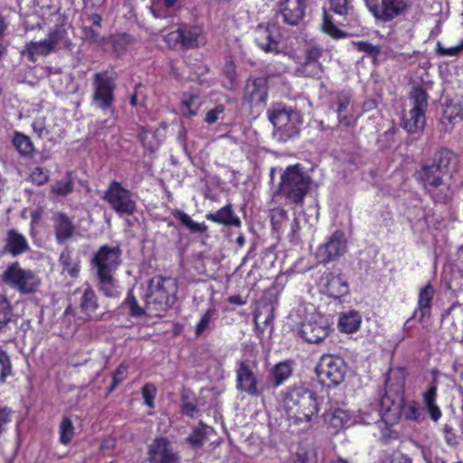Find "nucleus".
<instances>
[{"mask_svg":"<svg viewBox=\"0 0 463 463\" xmlns=\"http://www.w3.org/2000/svg\"><path fill=\"white\" fill-rule=\"evenodd\" d=\"M268 79L265 77L250 76L244 88V99L251 106L266 103L268 99Z\"/></svg>","mask_w":463,"mask_h":463,"instance_id":"f3484780","label":"nucleus"},{"mask_svg":"<svg viewBox=\"0 0 463 463\" xmlns=\"http://www.w3.org/2000/svg\"><path fill=\"white\" fill-rule=\"evenodd\" d=\"M215 313L216 309L214 307H210L204 312L195 326L194 334L196 336L202 335L203 332L209 327L211 319Z\"/></svg>","mask_w":463,"mask_h":463,"instance_id":"5fc2aeb1","label":"nucleus"},{"mask_svg":"<svg viewBox=\"0 0 463 463\" xmlns=\"http://www.w3.org/2000/svg\"><path fill=\"white\" fill-rule=\"evenodd\" d=\"M274 320V307L269 302H260L253 314V321L256 328L263 333L264 327L260 326L263 324L264 326H272Z\"/></svg>","mask_w":463,"mask_h":463,"instance_id":"a878e982","label":"nucleus"},{"mask_svg":"<svg viewBox=\"0 0 463 463\" xmlns=\"http://www.w3.org/2000/svg\"><path fill=\"white\" fill-rule=\"evenodd\" d=\"M296 114L292 110L286 108H275L269 112V121L279 130L288 131L291 128L288 126L292 120V117Z\"/></svg>","mask_w":463,"mask_h":463,"instance_id":"cd10ccee","label":"nucleus"},{"mask_svg":"<svg viewBox=\"0 0 463 463\" xmlns=\"http://www.w3.org/2000/svg\"><path fill=\"white\" fill-rule=\"evenodd\" d=\"M177 291V282L172 277L154 276L148 282L146 307L155 312L154 316H160L159 312H165L174 306Z\"/></svg>","mask_w":463,"mask_h":463,"instance_id":"7ed1b4c3","label":"nucleus"},{"mask_svg":"<svg viewBox=\"0 0 463 463\" xmlns=\"http://www.w3.org/2000/svg\"><path fill=\"white\" fill-rule=\"evenodd\" d=\"M128 365L121 363L112 373V381L109 387V393H111L115 389L126 379V373Z\"/></svg>","mask_w":463,"mask_h":463,"instance_id":"864d4df0","label":"nucleus"},{"mask_svg":"<svg viewBox=\"0 0 463 463\" xmlns=\"http://www.w3.org/2000/svg\"><path fill=\"white\" fill-rule=\"evenodd\" d=\"M0 282L21 294H33L37 291L41 280L31 269H23L18 261L9 264L0 275Z\"/></svg>","mask_w":463,"mask_h":463,"instance_id":"39448f33","label":"nucleus"},{"mask_svg":"<svg viewBox=\"0 0 463 463\" xmlns=\"http://www.w3.org/2000/svg\"><path fill=\"white\" fill-rule=\"evenodd\" d=\"M157 393L156 386L152 383H146L141 388V395L144 403L150 409L155 408V399Z\"/></svg>","mask_w":463,"mask_h":463,"instance_id":"3c124183","label":"nucleus"},{"mask_svg":"<svg viewBox=\"0 0 463 463\" xmlns=\"http://www.w3.org/2000/svg\"><path fill=\"white\" fill-rule=\"evenodd\" d=\"M361 323L362 319L359 313L355 310H351L340 316L338 329L342 333L353 334L360 328Z\"/></svg>","mask_w":463,"mask_h":463,"instance_id":"c85d7f7f","label":"nucleus"},{"mask_svg":"<svg viewBox=\"0 0 463 463\" xmlns=\"http://www.w3.org/2000/svg\"><path fill=\"white\" fill-rule=\"evenodd\" d=\"M453 160L454 153L443 147L432 158L420 162L415 172L416 180L435 203H448L452 198L451 185L444 183V176L449 174Z\"/></svg>","mask_w":463,"mask_h":463,"instance_id":"f257e3e1","label":"nucleus"},{"mask_svg":"<svg viewBox=\"0 0 463 463\" xmlns=\"http://www.w3.org/2000/svg\"><path fill=\"white\" fill-rule=\"evenodd\" d=\"M13 375V364L6 351L0 346V383H5L6 379Z\"/></svg>","mask_w":463,"mask_h":463,"instance_id":"09e8293b","label":"nucleus"},{"mask_svg":"<svg viewBox=\"0 0 463 463\" xmlns=\"http://www.w3.org/2000/svg\"><path fill=\"white\" fill-rule=\"evenodd\" d=\"M292 374V368L288 362H280L273 366L271 375L273 386L279 387Z\"/></svg>","mask_w":463,"mask_h":463,"instance_id":"79ce46f5","label":"nucleus"},{"mask_svg":"<svg viewBox=\"0 0 463 463\" xmlns=\"http://www.w3.org/2000/svg\"><path fill=\"white\" fill-rule=\"evenodd\" d=\"M60 438L59 440L63 445H68L71 442L74 437V426L72 420L65 416L62 418L59 427Z\"/></svg>","mask_w":463,"mask_h":463,"instance_id":"49530a36","label":"nucleus"},{"mask_svg":"<svg viewBox=\"0 0 463 463\" xmlns=\"http://www.w3.org/2000/svg\"><path fill=\"white\" fill-rule=\"evenodd\" d=\"M331 332L329 318L319 313L314 312L306 317L298 328V335L308 344L322 343Z\"/></svg>","mask_w":463,"mask_h":463,"instance_id":"1a4fd4ad","label":"nucleus"},{"mask_svg":"<svg viewBox=\"0 0 463 463\" xmlns=\"http://www.w3.org/2000/svg\"><path fill=\"white\" fill-rule=\"evenodd\" d=\"M298 70L305 77L309 78H320L323 73L321 63H310L307 67L305 64H301Z\"/></svg>","mask_w":463,"mask_h":463,"instance_id":"13d9d810","label":"nucleus"},{"mask_svg":"<svg viewBox=\"0 0 463 463\" xmlns=\"http://www.w3.org/2000/svg\"><path fill=\"white\" fill-rule=\"evenodd\" d=\"M278 6L287 24L298 25L305 17L306 0H279Z\"/></svg>","mask_w":463,"mask_h":463,"instance_id":"6ab92c4d","label":"nucleus"},{"mask_svg":"<svg viewBox=\"0 0 463 463\" xmlns=\"http://www.w3.org/2000/svg\"><path fill=\"white\" fill-rule=\"evenodd\" d=\"M67 36V30L63 24H56L52 28L47 35V40L54 46V48L63 41Z\"/></svg>","mask_w":463,"mask_h":463,"instance_id":"603ef678","label":"nucleus"},{"mask_svg":"<svg viewBox=\"0 0 463 463\" xmlns=\"http://www.w3.org/2000/svg\"><path fill=\"white\" fill-rule=\"evenodd\" d=\"M203 33V28L198 25L183 24L170 36L179 43L184 49H194L198 47V40Z\"/></svg>","mask_w":463,"mask_h":463,"instance_id":"4be33fe9","label":"nucleus"},{"mask_svg":"<svg viewBox=\"0 0 463 463\" xmlns=\"http://www.w3.org/2000/svg\"><path fill=\"white\" fill-rule=\"evenodd\" d=\"M294 463H317V457L312 449L298 448Z\"/></svg>","mask_w":463,"mask_h":463,"instance_id":"6e6d98bb","label":"nucleus"},{"mask_svg":"<svg viewBox=\"0 0 463 463\" xmlns=\"http://www.w3.org/2000/svg\"><path fill=\"white\" fill-rule=\"evenodd\" d=\"M59 262L62 267V270L68 273L71 278H77L79 276L80 267V263L74 261L72 258V250L66 247L61 252Z\"/></svg>","mask_w":463,"mask_h":463,"instance_id":"f704fd0d","label":"nucleus"},{"mask_svg":"<svg viewBox=\"0 0 463 463\" xmlns=\"http://www.w3.org/2000/svg\"><path fill=\"white\" fill-rule=\"evenodd\" d=\"M434 296L435 288L431 283L429 282L424 287L420 288L417 298V307L414 309L412 315L406 320L403 325V335L402 340L411 336L409 324L412 319L418 318L420 322H422L425 317H430Z\"/></svg>","mask_w":463,"mask_h":463,"instance_id":"4468645a","label":"nucleus"},{"mask_svg":"<svg viewBox=\"0 0 463 463\" xmlns=\"http://www.w3.org/2000/svg\"><path fill=\"white\" fill-rule=\"evenodd\" d=\"M148 455L150 463H175L178 460V456L173 452L169 440L165 437L154 440Z\"/></svg>","mask_w":463,"mask_h":463,"instance_id":"aec40b11","label":"nucleus"},{"mask_svg":"<svg viewBox=\"0 0 463 463\" xmlns=\"http://www.w3.org/2000/svg\"><path fill=\"white\" fill-rule=\"evenodd\" d=\"M311 179L306 175L299 164L288 165L280 176L279 193L290 203H303L310 190Z\"/></svg>","mask_w":463,"mask_h":463,"instance_id":"20e7f679","label":"nucleus"},{"mask_svg":"<svg viewBox=\"0 0 463 463\" xmlns=\"http://www.w3.org/2000/svg\"><path fill=\"white\" fill-rule=\"evenodd\" d=\"M172 215L192 233L203 234L208 231V226L204 222H194L189 214L182 210H175Z\"/></svg>","mask_w":463,"mask_h":463,"instance_id":"72a5a7b5","label":"nucleus"},{"mask_svg":"<svg viewBox=\"0 0 463 463\" xmlns=\"http://www.w3.org/2000/svg\"><path fill=\"white\" fill-rule=\"evenodd\" d=\"M283 403L288 420L296 425L311 422L320 411L317 393L304 386L288 388Z\"/></svg>","mask_w":463,"mask_h":463,"instance_id":"f03ea898","label":"nucleus"},{"mask_svg":"<svg viewBox=\"0 0 463 463\" xmlns=\"http://www.w3.org/2000/svg\"><path fill=\"white\" fill-rule=\"evenodd\" d=\"M12 144L22 157L31 158L35 154V147L30 137L20 131L14 132Z\"/></svg>","mask_w":463,"mask_h":463,"instance_id":"bb28decb","label":"nucleus"},{"mask_svg":"<svg viewBox=\"0 0 463 463\" xmlns=\"http://www.w3.org/2000/svg\"><path fill=\"white\" fill-rule=\"evenodd\" d=\"M222 75L228 80L229 89L235 86L237 81L236 66L232 61H227L222 69Z\"/></svg>","mask_w":463,"mask_h":463,"instance_id":"bf43d9fd","label":"nucleus"},{"mask_svg":"<svg viewBox=\"0 0 463 463\" xmlns=\"http://www.w3.org/2000/svg\"><path fill=\"white\" fill-rule=\"evenodd\" d=\"M353 44L358 52H364L368 57L372 59L373 63H376L377 58L381 53L380 45H373L367 41L353 42Z\"/></svg>","mask_w":463,"mask_h":463,"instance_id":"de8ad7c7","label":"nucleus"},{"mask_svg":"<svg viewBox=\"0 0 463 463\" xmlns=\"http://www.w3.org/2000/svg\"><path fill=\"white\" fill-rule=\"evenodd\" d=\"M73 296L85 321H98L100 318L97 313L99 309V298L89 283L76 288Z\"/></svg>","mask_w":463,"mask_h":463,"instance_id":"2eb2a0df","label":"nucleus"},{"mask_svg":"<svg viewBox=\"0 0 463 463\" xmlns=\"http://www.w3.org/2000/svg\"><path fill=\"white\" fill-rule=\"evenodd\" d=\"M347 251V240L342 230L335 231L326 242L317 246L315 259L321 265L339 260Z\"/></svg>","mask_w":463,"mask_h":463,"instance_id":"9d476101","label":"nucleus"},{"mask_svg":"<svg viewBox=\"0 0 463 463\" xmlns=\"http://www.w3.org/2000/svg\"><path fill=\"white\" fill-rule=\"evenodd\" d=\"M236 389L249 396L258 397L261 392L258 388L257 375L249 361L236 363Z\"/></svg>","mask_w":463,"mask_h":463,"instance_id":"dca6fc26","label":"nucleus"},{"mask_svg":"<svg viewBox=\"0 0 463 463\" xmlns=\"http://www.w3.org/2000/svg\"><path fill=\"white\" fill-rule=\"evenodd\" d=\"M350 103L351 95L345 91H341L336 93L335 100L329 105V109L337 115L338 124L346 128L354 124V116L349 109Z\"/></svg>","mask_w":463,"mask_h":463,"instance_id":"412c9836","label":"nucleus"},{"mask_svg":"<svg viewBox=\"0 0 463 463\" xmlns=\"http://www.w3.org/2000/svg\"><path fill=\"white\" fill-rule=\"evenodd\" d=\"M346 369V364L341 356L326 354L320 357L315 371L323 385L334 387L345 380Z\"/></svg>","mask_w":463,"mask_h":463,"instance_id":"6e6552de","label":"nucleus"},{"mask_svg":"<svg viewBox=\"0 0 463 463\" xmlns=\"http://www.w3.org/2000/svg\"><path fill=\"white\" fill-rule=\"evenodd\" d=\"M178 0H157L153 1L150 12L155 18L166 19L171 16L170 10L175 5Z\"/></svg>","mask_w":463,"mask_h":463,"instance_id":"a19ab883","label":"nucleus"},{"mask_svg":"<svg viewBox=\"0 0 463 463\" xmlns=\"http://www.w3.org/2000/svg\"><path fill=\"white\" fill-rule=\"evenodd\" d=\"M12 409L0 406V434L5 430V427L12 421Z\"/></svg>","mask_w":463,"mask_h":463,"instance_id":"0e129e2a","label":"nucleus"},{"mask_svg":"<svg viewBox=\"0 0 463 463\" xmlns=\"http://www.w3.org/2000/svg\"><path fill=\"white\" fill-rule=\"evenodd\" d=\"M103 199L119 216H133L137 212V203L134 194L116 180L109 183Z\"/></svg>","mask_w":463,"mask_h":463,"instance_id":"0eeeda50","label":"nucleus"},{"mask_svg":"<svg viewBox=\"0 0 463 463\" xmlns=\"http://www.w3.org/2000/svg\"><path fill=\"white\" fill-rule=\"evenodd\" d=\"M226 108L223 104H217L213 109H209L204 118V122L213 125L218 121L220 115L223 114Z\"/></svg>","mask_w":463,"mask_h":463,"instance_id":"e2e57ef3","label":"nucleus"},{"mask_svg":"<svg viewBox=\"0 0 463 463\" xmlns=\"http://www.w3.org/2000/svg\"><path fill=\"white\" fill-rule=\"evenodd\" d=\"M74 190V179L71 171H67L63 178L56 180L51 186L50 194L58 197H66Z\"/></svg>","mask_w":463,"mask_h":463,"instance_id":"7c9ffc66","label":"nucleus"},{"mask_svg":"<svg viewBox=\"0 0 463 463\" xmlns=\"http://www.w3.org/2000/svg\"><path fill=\"white\" fill-rule=\"evenodd\" d=\"M281 28L275 23L260 24L254 29V42L266 53L279 54Z\"/></svg>","mask_w":463,"mask_h":463,"instance_id":"ddd939ff","label":"nucleus"},{"mask_svg":"<svg viewBox=\"0 0 463 463\" xmlns=\"http://www.w3.org/2000/svg\"><path fill=\"white\" fill-rule=\"evenodd\" d=\"M425 112L410 110L407 116L402 118V128L409 133H418L425 128Z\"/></svg>","mask_w":463,"mask_h":463,"instance_id":"c756f323","label":"nucleus"},{"mask_svg":"<svg viewBox=\"0 0 463 463\" xmlns=\"http://www.w3.org/2000/svg\"><path fill=\"white\" fill-rule=\"evenodd\" d=\"M121 307L128 308V315L131 317L136 318L144 317L146 315V310H148L146 307H142L138 304V301L134 294L133 288H130L128 291L125 299L121 303Z\"/></svg>","mask_w":463,"mask_h":463,"instance_id":"e433bc0d","label":"nucleus"},{"mask_svg":"<svg viewBox=\"0 0 463 463\" xmlns=\"http://www.w3.org/2000/svg\"><path fill=\"white\" fill-rule=\"evenodd\" d=\"M133 42V35L127 33H116L110 37L112 50L117 56L124 55Z\"/></svg>","mask_w":463,"mask_h":463,"instance_id":"c9c22d12","label":"nucleus"},{"mask_svg":"<svg viewBox=\"0 0 463 463\" xmlns=\"http://www.w3.org/2000/svg\"><path fill=\"white\" fill-rule=\"evenodd\" d=\"M323 50L317 46H312L307 49L305 55V64L307 67L310 63H320L319 59L322 57Z\"/></svg>","mask_w":463,"mask_h":463,"instance_id":"680f3d73","label":"nucleus"},{"mask_svg":"<svg viewBox=\"0 0 463 463\" xmlns=\"http://www.w3.org/2000/svg\"><path fill=\"white\" fill-rule=\"evenodd\" d=\"M205 218L208 221L225 226H233L237 228L241 226V221L237 215H235L231 203L224 205L216 213H207Z\"/></svg>","mask_w":463,"mask_h":463,"instance_id":"b1692460","label":"nucleus"},{"mask_svg":"<svg viewBox=\"0 0 463 463\" xmlns=\"http://www.w3.org/2000/svg\"><path fill=\"white\" fill-rule=\"evenodd\" d=\"M376 25H386L409 10L407 0H363Z\"/></svg>","mask_w":463,"mask_h":463,"instance_id":"423d86ee","label":"nucleus"},{"mask_svg":"<svg viewBox=\"0 0 463 463\" xmlns=\"http://www.w3.org/2000/svg\"><path fill=\"white\" fill-rule=\"evenodd\" d=\"M122 251L118 246L102 245L94 253L91 265L97 276L114 274L121 263Z\"/></svg>","mask_w":463,"mask_h":463,"instance_id":"f8f14e48","label":"nucleus"},{"mask_svg":"<svg viewBox=\"0 0 463 463\" xmlns=\"http://www.w3.org/2000/svg\"><path fill=\"white\" fill-rule=\"evenodd\" d=\"M326 286L328 295L333 298H340L349 292L348 283L341 275L330 274Z\"/></svg>","mask_w":463,"mask_h":463,"instance_id":"2f4dec72","label":"nucleus"},{"mask_svg":"<svg viewBox=\"0 0 463 463\" xmlns=\"http://www.w3.org/2000/svg\"><path fill=\"white\" fill-rule=\"evenodd\" d=\"M26 49L30 60H33L34 55L47 56L55 50L47 39L39 42L32 41L26 44Z\"/></svg>","mask_w":463,"mask_h":463,"instance_id":"ea45409f","label":"nucleus"},{"mask_svg":"<svg viewBox=\"0 0 463 463\" xmlns=\"http://www.w3.org/2000/svg\"><path fill=\"white\" fill-rule=\"evenodd\" d=\"M92 101L99 109L106 110L115 101L114 91L116 89L115 80L108 71L95 73L93 77Z\"/></svg>","mask_w":463,"mask_h":463,"instance_id":"9b49d317","label":"nucleus"},{"mask_svg":"<svg viewBox=\"0 0 463 463\" xmlns=\"http://www.w3.org/2000/svg\"><path fill=\"white\" fill-rule=\"evenodd\" d=\"M51 221L58 244H63L74 236L76 226L73 220L67 213L60 211L54 212L52 214Z\"/></svg>","mask_w":463,"mask_h":463,"instance_id":"a211bd4d","label":"nucleus"},{"mask_svg":"<svg viewBox=\"0 0 463 463\" xmlns=\"http://www.w3.org/2000/svg\"><path fill=\"white\" fill-rule=\"evenodd\" d=\"M322 28L327 35L335 40L345 38L348 35L334 24L332 17L327 14L326 11L324 12Z\"/></svg>","mask_w":463,"mask_h":463,"instance_id":"a18cd8bd","label":"nucleus"},{"mask_svg":"<svg viewBox=\"0 0 463 463\" xmlns=\"http://www.w3.org/2000/svg\"><path fill=\"white\" fill-rule=\"evenodd\" d=\"M97 279L99 288L104 296L111 298H119V286L118 280L114 278V274L97 276Z\"/></svg>","mask_w":463,"mask_h":463,"instance_id":"473e14b6","label":"nucleus"},{"mask_svg":"<svg viewBox=\"0 0 463 463\" xmlns=\"http://www.w3.org/2000/svg\"><path fill=\"white\" fill-rule=\"evenodd\" d=\"M345 421H346L345 412L342 410H335L331 417L330 424L339 430L344 427Z\"/></svg>","mask_w":463,"mask_h":463,"instance_id":"338daca9","label":"nucleus"},{"mask_svg":"<svg viewBox=\"0 0 463 463\" xmlns=\"http://www.w3.org/2000/svg\"><path fill=\"white\" fill-rule=\"evenodd\" d=\"M382 463H412L411 459L402 454V453H392L391 455L386 456Z\"/></svg>","mask_w":463,"mask_h":463,"instance_id":"774afa93","label":"nucleus"},{"mask_svg":"<svg viewBox=\"0 0 463 463\" xmlns=\"http://www.w3.org/2000/svg\"><path fill=\"white\" fill-rule=\"evenodd\" d=\"M208 426L200 422L198 426L192 430L191 434L185 439V441L193 448L198 449L203 446L208 439Z\"/></svg>","mask_w":463,"mask_h":463,"instance_id":"58836bf2","label":"nucleus"},{"mask_svg":"<svg viewBox=\"0 0 463 463\" xmlns=\"http://www.w3.org/2000/svg\"><path fill=\"white\" fill-rule=\"evenodd\" d=\"M402 412L405 419L415 420V421H422L424 420V415L422 413V409L418 402L412 400L405 403L402 409Z\"/></svg>","mask_w":463,"mask_h":463,"instance_id":"c03bdc74","label":"nucleus"},{"mask_svg":"<svg viewBox=\"0 0 463 463\" xmlns=\"http://www.w3.org/2000/svg\"><path fill=\"white\" fill-rule=\"evenodd\" d=\"M330 10L341 16H345L348 14L351 8L349 0H329Z\"/></svg>","mask_w":463,"mask_h":463,"instance_id":"4d7b16f0","label":"nucleus"},{"mask_svg":"<svg viewBox=\"0 0 463 463\" xmlns=\"http://www.w3.org/2000/svg\"><path fill=\"white\" fill-rule=\"evenodd\" d=\"M50 179V170L42 167L36 166L31 169L28 180L34 185L42 186L48 183Z\"/></svg>","mask_w":463,"mask_h":463,"instance_id":"8fccbe9b","label":"nucleus"},{"mask_svg":"<svg viewBox=\"0 0 463 463\" xmlns=\"http://www.w3.org/2000/svg\"><path fill=\"white\" fill-rule=\"evenodd\" d=\"M438 398V380L433 378L428 384L427 390L422 393V402L424 409L430 415V418L437 422L442 416V412L437 404Z\"/></svg>","mask_w":463,"mask_h":463,"instance_id":"5701e85b","label":"nucleus"},{"mask_svg":"<svg viewBox=\"0 0 463 463\" xmlns=\"http://www.w3.org/2000/svg\"><path fill=\"white\" fill-rule=\"evenodd\" d=\"M32 128L39 138L48 135L49 131L46 128V122L44 118H35L32 123Z\"/></svg>","mask_w":463,"mask_h":463,"instance_id":"69168bd1","label":"nucleus"},{"mask_svg":"<svg viewBox=\"0 0 463 463\" xmlns=\"http://www.w3.org/2000/svg\"><path fill=\"white\" fill-rule=\"evenodd\" d=\"M14 315L13 307L6 295L0 294V331L11 321Z\"/></svg>","mask_w":463,"mask_h":463,"instance_id":"37998d69","label":"nucleus"},{"mask_svg":"<svg viewBox=\"0 0 463 463\" xmlns=\"http://www.w3.org/2000/svg\"><path fill=\"white\" fill-rule=\"evenodd\" d=\"M29 250L26 238L14 229L7 232L5 250L13 257L19 256Z\"/></svg>","mask_w":463,"mask_h":463,"instance_id":"393cba45","label":"nucleus"},{"mask_svg":"<svg viewBox=\"0 0 463 463\" xmlns=\"http://www.w3.org/2000/svg\"><path fill=\"white\" fill-rule=\"evenodd\" d=\"M428 93L420 87L412 88L410 93V100L412 102V108L410 110L425 112L428 107Z\"/></svg>","mask_w":463,"mask_h":463,"instance_id":"4c0bfd02","label":"nucleus"},{"mask_svg":"<svg viewBox=\"0 0 463 463\" xmlns=\"http://www.w3.org/2000/svg\"><path fill=\"white\" fill-rule=\"evenodd\" d=\"M463 51V40L456 46L453 47H444L439 42L437 43L436 52L439 56H449L454 57L458 55Z\"/></svg>","mask_w":463,"mask_h":463,"instance_id":"052dcab7","label":"nucleus"}]
</instances>
